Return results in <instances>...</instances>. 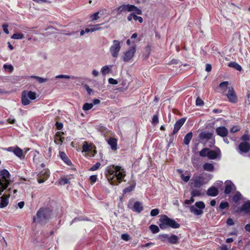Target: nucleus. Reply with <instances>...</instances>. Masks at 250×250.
Instances as JSON below:
<instances>
[{
  "label": "nucleus",
  "instance_id": "obj_1",
  "mask_svg": "<svg viewBox=\"0 0 250 250\" xmlns=\"http://www.w3.org/2000/svg\"><path fill=\"white\" fill-rule=\"evenodd\" d=\"M105 175L111 185H118L122 183L125 174L121 166L110 165L105 169Z\"/></svg>",
  "mask_w": 250,
  "mask_h": 250
},
{
  "label": "nucleus",
  "instance_id": "obj_2",
  "mask_svg": "<svg viewBox=\"0 0 250 250\" xmlns=\"http://www.w3.org/2000/svg\"><path fill=\"white\" fill-rule=\"evenodd\" d=\"M160 223L159 227L161 229L164 230L168 228L177 229L180 227V224L174 219L169 218L167 215L163 214L161 215L159 219Z\"/></svg>",
  "mask_w": 250,
  "mask_h": 250
},
{
  "label": "nucleus",
  "instance_id": "obj_3",
  "mask_svg": "<svg viewBox=\"0 0 250 250\" xmlns=\"http://www.w3.org/2000/svg\"><path fill=\"white\" fill-rule=\"evenodd\" d=\"M52 210L47 208H41L37 212V219L40 222H46L51 218Z\"/></svg>",
  "mask_w": 250,
  "mask_h": 250
},
{
  "label": "nucleus",
  "instance_id": "obj_4",
  "mask_svg": "<svg viewBox=\"0 0 250 250\" xmlns=\"http://www.w3.org/2000/svg\"><path fill=\"white\" fill-rule=\"evenodd\" d=\"M10 174L6 169H3L0 171V187L3 188V189H6L10 184Z\"/></svg>",
  "mask_w": 250,
  "mask_h": 250
},
{
  "label": "nucleus",
  "instance_id": "obj_5",
  "mask_svg": "<svg viewBox=\"0 0 250 250\" xmlns=\"http://www.w3.org/2000/svg\"><path fill=\"white\" fill-rule=\"evenodd\" d=\"M189 211L196 216L203 214V209L205 208V204L203 201L196 202L194 205L189 206Z\"/></svg>",
  "mask_w": 250,
  "mask_h": 250
},
{
  "label": "nucleus",
  "instance_id": "obj_6",
  "mask_svg": "<svg viewBox=\"0 0 250 250\" xmlns=\"http://www.w3.org/2000/svg\"><path fill=\"white\" fill-rule=\"evenodd\" d=\"M29 98L31 100H34L36 99V93L32 91L24 90L21 93V103L24 105H28L30 103V101L28 99Z\"/></svg>",
  "mask_w": 250,
  "mask_h": 250
},
{
  "label": "nucleus",
  "instance_id": "obj_7",
  "mask_svg": "<svg viewBox=\"0 0 250 250\" xmlns=\"http://www.w3.org/2000/svg\"><path fill=\"white\" fill-rule=\"evenodd\" d=\"M121 42L118 40H113V44L109 48V51L112 56L114 58H117L119 56V52L121 50Z\"/></svg>",
  "mask_w": 250,
  "mask_h": 250
},
{
  "label": "nucleus",
  "instance_id": "obj_8",
  "mask_svg": "<svg viewBox=\"0 0 250 250\" xmlns=\"http://www.w3.org/2000/svg\"><path fill=\"white\" fill-rule=\"evenodd\" d=\"M83 152H88L90 156H94L97 153L96 147L92 144H88L86 141L84 142L83 146Z\"/></svg>",
  "mask_w": 250,
  "mask_h": 250
},
{
  "label": "nucleus",
  "instance_id": "obj_9",
  "mask_svg": "<svg viewBox=\"0 0 250 250\" xmlns=\"http://www.w3.org/2000/svg\"><path fill=\"white\" fill-rule=\"evenodd\" d=\"M136 46H132L128 48L124 54L123 56V59L124 62H129L134 56V54L136 52Z\"/></svg>",
  "mask_w": 250,
  "mask_h": 250
},
{
  "label": "nucleus",
  "instance_id": "obj_10",
  "mask_svg": "<svg viewBox=\"0 0 250 250\" xmlns=\"http://www.w3.org/2000/svg\"><path fill=\"white\" fill-rule=\"evenodd\" d=\"M49 171L47 169H44L41 171L38 175V182L39 183H42L49 177Z\"/></svg>",
  "mask_w": 250,
  "mask_h": 250
},
{
  "label": "nucleus",
  "instance_id": "obj_11",
  "mask_svg": "<svg viewBox=\"0 0 250 250\" xmlns=\"http://www.w3.org/2000/svg\"><path fill=\"white\" fill-rule=\"evenodd\" d=\"M227 96L229 101L231 103L235 104L238 101L237 96L232 87L229 88Z\"/></svg>",
  "mask_w": 250,
  "mask_h": 250
},
{
  "label": "nucleus",
  "instance_id": "obj_12",
  "mask_svg": "<svg viewBox=\"0 0 250 250\" xmlns=\"http://www.w3.org/2000/svg\"><path fill=\"white\" fill-rule=\"evenodd\" d=\"M186 121V118H182L176 121L174 125V128L172 131V135L176 134L181 127L183 126Z\"/></svg>",
  "mask_w": 250,
  "mask_h": 250
},
{
  "label": "nucleus",
  "instance_id": "obj_13",
  "mask_svg": "<svg viewBox=\"0 0 250 250\" xmlns=\"http://www.w3.org/2000/svg\"><path fill=\"white\" fill-rule=\"evenodd\" d=\"M238 149L240 153H247L250 150V144L247 142H241Z\"/></svg>",
  "mask_w": 250,
  "mask_h": 250
},
{
  "label": "nucleus",
  "instance_id": "obj_14",
  "mask_svg": "<svg viewBox=\"0 0 250 250\" xmlns=\"http://www.w3.org/2000/svg\"><path fill=\"white\" fill-rule=\"evenodd\" d=\"M215 131L217 135L222 137L227 136L229 133L228 129L224 126L217 127Z\"/></svg>",
  "mask_w": 250,
  "mask_h": 250
},
{
  "label": "nucleus",
  "instance_id": "obj_15",
  "mask_svg": "<svg viewBox=\"0 0 250 250\" xmlns=\"http://www.w3.org/2000/svg\"><path fill=\"white\" fill-rule=\"evenodd\" d=\"M236 187L232 182L229 181H226L225 183V188L224 193L226 194H229L232 190H235Z\"/></svg>",
  "mask_w": 250,
  "mask_h": 250
},
{
  "label": "nucleus",
  "instance_id": "obj_16",
  "mask_svg": "<svg viewBox=\"0 0 250 250\" xmlns=\"http://www.w3.org/2000/svg\"><path fill=\"white\" fill-rule=\"evenodd\" d=\"M239 212H245L246 214L250 215V201L245 202L238 210Z\"/></svg>",
  "mask_w": 250,
  "mask_h": 250
},
{
  "label": "nucleus",
  "instance_id": "obj_17",
  "mask_svg": "<svg viewBox=\"0 0 250 250\" xmlns=\"http://www.w3.org/2000/svg\"><path fill=\"white\" fill-rule=\"evenodd\" d=\"M132 5L129 4H123L117 8V11L118 12V14H121L125 11L131 12L132 11Z\"/></svg>",
  "mask_w": 250,
  "mask_h": 250
},
{
  "label": "nucleus",
  "instance_id": "obj_18",
  "mask_svg": "<svg viewBox=\"0 0 250 250\" xmlns=\"http://www.w3.org/2000/svg\"><path fill=\"white\" fill-rule=\"evenodd\" d=\"M220 154V150L218 148V151L210 150L209 149V150H208L207 153V157L210 159L214 160L217 158L219 156Z\"/></svg>",
  "mask_w": 250,
  "mask_h": 250
},
{
  "label": "nucleus",
  "instance_id": "obj_19",
  "mask_svg": "<svg viewBox=\"0 0 250 250\" xmlns=\"http://www.w3.org/2000/svg\"><path fill=\"white\" fill-rule=\"evenodd\" d=\"M144 209V207L142 203L139 201H136L134 203V205L132 208V210L134 212L138 213H141Z\"/></svg>",
  "mask_w": 250,
  "mask_h": 250
},
{
  "label": "nucleus",
  "instance_id": "obj_20",
  "mask_svg": "<svg viewBox=\"0 0 250 250\" xmlns=\"http://www.w3.org/2000/svg\"><path fill=\"white\" fill-rule=\"evenodd\" d=\"M218 193L219 191L218 188L214 186L208 188L207 191V195L211 197L216 196Z\"/></svg>",
  "mask_w": 250,
  "mask_h": 250
},
{
  "label": "nucleus",
  "instance_id": "obj_21",
  "mask_svg": "<svg viewBox=\"0 0 250 250\" xmlns=\"http://www.w3.org/2000/svg\"><path fill=\"white\" fill-rule=\"evenodd\" d=\"M59 156L66 165L70 166L72 165L71 161L68 158L64 152L60 151L59 152Z\"/></svg>",
  "mask_w": 250,
  "mask_h": 250
},
{
  "label": "nucleus",
  "instance_id": "obj_22",
  "mask_svg": "<svg viewBox=\"0 0 250 250\" xmlns=\"http://www.w3.org/2000/svg\"><path fill=\"white\" fill-rule=\"evenodd\" d=\"M179 238L175 234L168 235V243L170 244L175 245L178 243Z\"/></svg>",
  "mask_w": 250,
  "mask_h": 250
},
{
  "label": "nucleus",
  "instance_id": "obj_23",
  "mask_svg": "<svg viewBox=\"0 0 250 250\" xmlns=\"http://www.w3.org/2000/svg\"><path fill=\"white\" fill-rule=\"evenodd\" d=\"M213 134L210 132H202L199 134V138L201 139H206L209 140L211 139Z\"/></svg>",
  "mask_w": 250,
  "mask_h": 250
},
{
  "label": "nucleus",
  "instance_id": "obj_24",
  "mask_svg": "<svg viewBox=\"0 0 250 250\" xmlns=\"http://www.w3.org/2000/svg\"><path fill=\"white\" fill-rule=\"evenodd\" d=\"M108 144L110 146L111 148L113 150L117 149V141L115 138H110L108 141Z\"/></svg>",
  "mask_w": 250,
  "mask_h": 250
},
{
  "label": "nucleus",
  "instance_id": "obj_25",
  "mask_svg": "<svg viewBox=\"0 0 250 250\" xmlns=\"http://www.w3.org/2000/svg\"><path fill=\"white\" fill-rule=\"evenodd\" d=\"M204 169L207 171L212 172L214 170V167L212 163H205L203 166Z\"/></svg>",
  "mask_w": 250,
  "mask_h": 250
},
{
  "label": "nucleus",
  "instance_id": "obj_26",
  "mask_svg": "<svg viewBox=\"0 0 250 250\" xmlns=\"http://www.w3.org/2000/svg\"><path fill=\"white\" fill-rule=\"evenodd\" d=\"M14 154L21 159L23 157V151L18 146H15Z\"/></svg>",
  "mask_w": 250,
  "mask_h": 250
},
{
  "label": "nucleus",
  "instance_id": "obj_27",
  "mask_svg": "<svg viewBox=\"0 0 250 250\" xmlns=\"http://www.w3.org/2000/svg\"><path fill=\"white\" fill-rule=\"evenodd\" d=\"M192 133L191 132H188L187 133L184 138V143L186 145H188L192 138Z\"/></svg>",
  "mask_w": 250,
  "mask_h": 250
},
{
  "label": "nucleus",
  "instance_id": "obj_28",
  "mask_svg": "<svg viewBox=\"0 0 250 250\" xmlns=\"http://www.w3.org/2000/svg\"><path fill=\"white\" fill-rule=\"evenodd\" d=\"M136 182L133 181L131 185L126 187L124 189V190H123L124 193L125 194V193H128V192H130L133 191L136 187Z\"/></svg>",
  "mask_w": 250,
  "mask_h": 250
},
{
  "label": "nucleus",
  "instance_id": "obj_29",
  "mask_svg": "<svg viewBox=\"0 0 250 250\" xmlns=\"http://www.w3.org/2000/svg\"><path fill=\"white\" fill-rule=\"evenodd\" d=\"M228 66L233 68L239 71H241L242 70L241 65L235 62H230L228 64Z\"/></svg>",
  "mask_w": 250,
  "mask_h": 250
},
{
  "label": "nucleus",
  "instance_id": "obj_30",
  "mask_svg": "<svg viewBox=\"0 0 250 250\" xmlns=\"http://www.w3.org/2000/svg\"><path fill=\"white\" fill-rule=\"evenodd\" d=\"M168 234H160L157 236V239L160 240L163 243H168Z\"/></svg>",
  "mask_w": 250,
  "mask_h": 250
},
{
  "label": "nucleus",
  "instance_id": "obj_31",
  "mask_svg": "<svg viewBox=\"0 0 250 250\" xmlns=\"http://www.w3.org/2000/svg\"><path fill=\"white\" fill-rule=\"evenodd\" d=\"M1 202L0 203V208H3L6 207L8 204V200L5 196H2L0 197Z\"/></svg>",
  "mask_w": 250,
  "mask_h": 250
},
{
  "label": "nucleus",
  "instance_id": "obj_32",
  "mask_svg": "<svg viewBox=\"0 0 250 250\" xmlns=\"http://www.w3.org/2000/svg\"><path fill=\"white\" fill-rule=\"evenodd\" d=\"M242 196L239 192H237L232 197V201L235 203H238L242 199Z\"/></svg>",
  "mask_w": 250,
  "mask_h": 250
},
{
  "label": "nucleus",
  "instance_id": "obj_33",
  "mask_svg": "<svg viewBox=\"0 0 250 250\" xmlns=\"http://www.w3.org/2000/svg\"><path fill=\"white\" fill-rule=\"evenodd\" d=\"M203 184L202 178L198 177V178L196 179L194 181V186L196 188H200Z\"/></svg>",
  "mask_w": 250,
  "mask_h": 250
},
{
  "label": "nucleus",
  "instance_id": "obj_34",
  "mask_svg": "<svg viewBox=\"0 0 250 250\" xmlns=\"http://www.w3.org/2000/svg\"><path fill=\"white\" fill-rule=\"evenodd\" d=\"M149 229L151 232L153 234L158 233L160 231L159 228L155 225H151L149 227Z\"/></svg>",
  "mask_w": 250,
  "mask_h": 250
},
{
  "label": "nucleus",
  "instance_id": "obj_35",
  "mask_svg": "<svg viewBox=\"0 0 250 250\" xmlns=\"http://www.w3.org/2000/svg\"><path fill=\"white\" fill-rule=\"evenodd\" d=\"M241 140L244 142H247L250 140V134H249L248 130L246 131L245 134L241 136Z\"/></svg>",
  "mask_w": 250,
  "mask_h": 250
},
{
  "label": "nucleus",
  "instance_id": "obj_36",
  "mask_svg": "<svg viewBox=\"0 0 250 250\" xmlns=\"http://www.w3.org/2000/svg\"><path fill=\"white\" fill-rule=\"evenodd\" d=\"M229 83L227 81L223 82L219 84V88L221 90L226 91L228 89Z\"/></svg>",
  "mask_w": 250,
  "mask_h": 250
},
{
  "label": "nucleus",
  "instance_id": "obj_37",
  "mask_svg": "<svg viewBox=\"0 0 250 250\" xmlns=\"http://www.w3.org/2000/svg\"><path fill=\"white\" fill-rule=\"evenodd\" d=\"M110 71V69L108 65H105L101 69V72L103 75H105L106 74L109 73Z\"/></svg>",
  "mask_w": 250,
  "mask_h": 250
},
{
  "label": "nucleus",
  "instance_id": "obj_38",
  "mask_svg": "<svg viewBox=\"0 0 250 250\" xmlns=\"http://www.w3.org/2000/svg\"><path fill=\"white\" fill-rule=\"evenodd\" d=\"M24 38V36L22 33H15L11 37L12 39L16 40L22 39Z\"/></svg>",
  "mask_w": 250,
  "mask_h": 250
},
{
  "label": "nucleus",
  "instance_id": "obj_39",
  "mask_svg": "<svg viewBox=\"0 0 250 250\" xmlns=\"http://www.w3.org/2000/svg\"><path fill=\"white\" fill-rule=\"evenodd\" d=\"M93 107L92 103H85L83 106V109L84 111H87Z\"/></svg>",
  "mask_w": 250,
  "mask_h": 250
},
{
  "label": "nucleus",
  "instance_id": "obj_40",
  "mask_svg": "<svg viewBox=\"0 0 250 250\" xmlns=\"http://www.w3.org/2000/svg\"><path fill=\"white\" fill-rule=\"evenodd\" d=\"M229 204L228 202L222 201L220 204L219 208L221 209H224L225 208H229Z\"/></svg>",
  "mask_w": 250,
  "mask_h": 250
},
{
  "label": "nucleus",
  "instance_id": "obj_41",
  "mask_svg": "<svg viewBox=\"0 0 250 250\" xmlns=\"http://www.w3.org/2000/svg\"><path fill=\"white\" fill-rule=\"evenodd\" d=\"M209 150L208 148H204L199 152V155L201 157H207V153Z\"/></svg>",
  "mask_w": 250,
  "mask_h": 250
},
{
  "label": "nucleus",
  "instance_id": "obj_42",
  "mask_svg": "<svg viewBox=\"0 0 250 250\" xmlns=\"http://www.w3.org/2000/svg\"><path fill=\"white\" fill-rule=\"evenodd\" d=\"M158 123H159L158 115L157 114L154 115L152 118L151 124L154 125H156Z\"/></svg>",
  "mask_w": 250,
  "mask_h": 250
},
{
  "label": "nucleus",
  "instance_id": "obj_43",
  "mask_svg": "<svg viewBox=\"0 0 250 250\" xmlns=\"http://www.w3.org/2000/svg\"><path fill=\"white\" fill-rule=\"evenodd\" d=\"M191 195L192 197H198L201 195V191L198 189H193L191 192Z\"/></svg>",
  "mask_w": 250,
  "mask_h": 250
},
{
  "label": "nucleus",
  "instance_id": "obj_44",
  "mask_svg": "<svg viewBox=\"0 0 250 250\" xmlns=\"http://www.w3.org/2000/svg\"><path fill=\"white\" fill-rule=\"evenodd\" d=\"M101 165V164L100 162H97L89 168V170L90 171L97 170V169H98L100 168Z\"/></svg>",
  "mask_w": 250,
  "mask_h": 250
},
{
  "label": "nucleus",
  "instance_id": "obj_45",
  "mask_svg": "<svg viewBox=\"0 0 250 250\" xmlns=\"http://www.w3.org/2000/svg\"><path fill=\"white\" fill-rule=\"evenodd\" d=\"M31 77L37 80L40 83H44L47 81V79L42 78L38 76H32Z\"/></svg>",
  "mask_w": 250,
  "mask_h": 250
},
{
  "label": "nucleus",
  "instance_id": "obj_46",
  "mask_svg": "<svg viewBox=\"0 0 250 250\" xmlns=\"http://www.w3.org/2000/svg\"><path fill=\"white\" fill-rule=\"evenodd\" d=\"M56 78L57 79H60V78H64V79H70V78H71L72 79H76V78L74 76H72L71 77H70L68 75H58L56 77Z\"/></svg>",
  "mask_w": 250,
  "mask_h": 250
},
{
  "label": "nucleus",
  "instance_id": "obj_47",
  "mask_svg": "<svg viewBox=\"0 0 250 250\" xmlns=\"http://www.w3.org/2000/svg\"><path fill=\"white\" fill-rule=\"evenodd\" d=\"M160 212V210L158 208H154L151 210L150 211V215L151 216H156L159 214Z\"/></svg>",
  "mask_w": 250,
  "mask_h": 250
},
{
  "label": "nucleus",
  "instance_id": "obj_48",
  "mask_svg": "<svg viewBox=\"0 0 250 250\" xmlns=\"http://www.w3.org/2000/svg\"><path fill=\"white\" fill-rule=\"evenodd\" d=\"M64 134L63 132L58 131L56 133V136L59 138V141L62 143L64 140V138L62 137V135Z\"/></svg>",
  "mask_w": 250,
  "mask_h": 250
},
{
  "label": "nucleus",
  "instance_id": "obj_49",
  "mask_svg": "<svg viewBox=\"0 0 250 250\" xmlns=\"http://www.w3.org/2000/svg\"><path fill=\"white\" fill-rule=\"evenodd\" d=\"M3 68L5 70H8V71L10 72H12L13 69H14V67H13V66L11 64H5L3 65Z\"/></svg>",
  "mask_w": 250,
  "mask_h": 250
},
{
  "label": "nucleus",
  "instance_id": "obj_50",
  "mask_svg": "<svg viewBox=\"0 0 250 250\" xmlns=\"http://www.w3.org/2000/svg\"><path fill=\"white\" fill-rule=\"evenodd\" d=\"M132 7H133V8L132 7V11H134L138 15L142 14V11L141 9H139L134 5H132Z\"/></svg>",
  "mask_w": 250,
  "mask_h": 250
},
{
  "label": "nucleus",
  "instance_id": "obj_51",
  "mask_svg": "<svg viewBox=\"0 0 250 250\" xmlns=\"http://www.w3.org/2000/svg\"><path fill=\"white\" fill-rule=\"evenodd\" d=\"M56 128L57 130H62L63 128V125L62 123L56 122L55 124Z\"/></svg>",
  "mask_w": 250,
  "mask_h": 250
},
{
  "label": "nucleus",
  "instance_id": "obj_52",
  "mask_svg": "<svg viewBox=\"0 0 250 250\" xmlns=\"http://www.w3.org/2000/svg\"><path fill=\"white\" fill-rule=\"evenodd\" d=\"M121 238L125 241H128L129 240H130V237L128 234L124 233L121 235Z\"/></svg>",
  "mask_w": 250,
  "mask_h": 250
},
{
  "label": "nucleus",
  "instance_id": "obj_53",
  "mask_svg": "<svg viewBox=\"0 0 250 250\" xmlns=\"http://www.w3.org/2000/svg\"><path fill=\"white\" fill-rule=\"evenodd\" d=\"M203 101L200 98L198 97L196 100V105L197 106H202L204 104Z\"/></svg>",
  "mask_w": 250,
  "mask_h": 250
},
{
  "label": "nucleus",
  "instance_id": "obj_54",
  "mask_svg": "<svg viewBox=\"0 0 250 250\" xmlns=\"http://www.w3.org/2000/svg\"><path fill=\"white\" fill-rule=\"evenodd\" d=\"M91 32H94L97 30H98L101 29L99 24H96L92 25L91 27Z\"/></svg>",
  "mask_w": 250,
  "mask_h": 250
},
{
  "label": "nucleus",
  "instance_id": "obj_55",
  "mask_svg": "<svg viewBox=\"0 0 250 250\" xmlns=\"http://www.w3.org/2000/svg\"><path fill=\"white\" fill-rule=\"evenodd\" d=\"M97 180V176L96 175H93L90 176L89 180L91 184H93L96 182Z\"/></svg>",
  "mask_w": 250,
  "mask_h": 250
},
{
  "label": "nucleus",
  "instance_id": "obj_56",
  "mask_svg": "<svg viewBox=\"0 0 250 250\" xmlns=\"http://www.w3.org/2000/svg\"><path fill=\"white\" fill-rule=\"evenodd\" d=\"M69 183V180L66 178H62L60 181V183L61 185H65Z\"/></svg>",
  "mask_w": 250,
  "mask_h": 250
},
{
  "label": "nucleus",
  "instance_id": "obj_57",
  "mask_svg": "<svg viewBox=\"0 0 250 250\" xmlns=\"http://www.w3.org/2000/svg\"><path fill=\"white\" fill-rule=\"evenodd\" d=\"M190 178V176L189 175H188L186 176H185L184 174L181 175V178L185 182H188Z\"/></svg>",
  "mask_w": 250,
  "mask_h": 250
},
{
  "label": "nucleus",
  "instance_id": "obj_58",
  "mask_svg": "<svg viewBox=\"0 0 250 250\" xmlns=\"http://www.w3.org/2000/svg\"><path fill=\"white\" fill-rule=\"evenodd\" d=\"M133 20L135 21H138L140 23L143 21V19L141 17L138 16L134 14Z\"/></svg>",
  "mask_w": 250,
  "mask_h": 250
},
{
  "label": "nucleus",
  "instance_id": "obj_59",
  "mask_svg": "<svg viewBox=\"0 0 250 250\" xmlns=\"http://www.w3.org/2000/svg\"><path fill=\"white\" fill-rule=\"evenodd\" d=\"M8 27V24L7 23H5L2 25L3 30L7 34H9V33Z\"/></svg>",
  "mask_w": 250,
  "mask_h": 250
},
{
  "label": "nucleus",
  "instance_id": "obj_60",
  "mask_svg": "<svg viewBox=\"0 0 250 250\" xmlns=\"http://www.w3.org/2000/svg\"><path fill=\"white\" fill-rule=\"evenodd\" d=\"M108 83L110 84L115 85L118 83V81L113 78H110L108 79Z\"/></svg>",
  "mask_w": 250,
  "mask_h": 250
},
{
  "label": "nucleus",
  "instance_id": "obj_61",
  "mask_svg": "<svg viewBox=\"0 0 250 250\" xmlns=\"http://www.w3.org/2000/svg\"><path fill=\"white\" fill-rule=\"evenodd\" d=\"M226 223L229 226H232L234 224L233 220L230 218H229L227 219Z\"/></svg>",
  "mask_w": 250,
  "mask_h": 250
},
{
  "label": "nucleus",
  "instance_id": "obj_62",
  "mask_svg": "<svg viewBox=\"0 0 250 250\" xmlns=\"http://www.w3.org/2000/svg\"><path fill=\"white\" fill-rule=\"evenodd\" d=\"M91 18L93 20H97L99 18V12H96L94 14H93L91 16Z\"/></svg>",
  "mask_w": 250,
  "mask_h": 250
},
{
  "label": "nucleus",
  "instance_id": "obj_63",
  "mask_svg": "<svg viewBox=\"0 0 250 250\" xmlns=\"http://www.w3.org/2000/svg\"><path fill=\"white\" fill-rule=\"evenodd\" d=\"M211 69H212V66H211V64H210L209 63L206 64V71L210 72V71H211Z\"/></svg>",
  "mask_w": 250,
  "mask_h": 250
},
{
  "label": "nucleus",
  "instance_id": "obj_64",
  "mask_svg": "<svg viewBox=\"0 0 250 250\" xmlns=\"http://www.w3.org/2000/svg\"><path fill=\"white\" fill-rule=\"evenodd\" d=\"M84 87H85L86 90L87 91L88 94L89 95L91 94V93L92 91V89L89 88V87L87 84H85Z\"/></svg>",
  "mask_w": 250,
  "mask_h": 250
}]
</instances>
